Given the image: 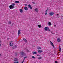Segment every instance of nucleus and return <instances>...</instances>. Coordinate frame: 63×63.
I'll return each instance as SVG.
<instances>
[{
  "label": "nucleus",
  "mask_w": 63,
  "mask_h": 63,
  "mask_svg": "<svg viewBox=\"0 0 63 63\" xmlns=\"http://www.w3.org/2000/svg\"><path fill=\"white\" fill-rule=\"evenodd\" d=\"M41 25H38V26L39 27V28H41Z\"/></svg>",
  "instance_id": "5701e85b"
},
{
  "label": "nucleus",
  "mask_w": 63,
  "mask_h": 63,
  "mask_svg": "<svg viewBox=\"0 0 63 63\" xmlns=\"http://www.w3.org/2000/svg\"><path fill=\"white\" fill-rule=\"evenodd\" d=\"M32 58H34V59H35L36 58L34 56H32Z\"/></svg>",
  "instance_id": "393cba45"
},
{
  "label": "nucleus",
  "mask_w": 63,
  "mask_h": 63,
  "mask_svg": "<svg viewBox=\"0 0 63 63\" xmlns=\"http://www.w3.org/2000/svg\"><path fill=\"white\" fill-rule=\"evenodd\" d=\"M45 15H47V13H46Z\"/></svg>",
  "instance_id": "f704fd0d"
},
{
  "label": "nucleus",
  "mask_w": 63,
  "mask_h": 63,
  "mask_svg": "<svg viewBox=\"0 0 63 63\" xmlns=\"http://www.w3.org/2000/svg\"><path fill=\"white\" fill-rule=\"evenodd\" d=\"M24 5H25V6H27L28 5L26 4H24Z\"/></svg>",
  "instance_id": "7c9ffc66"
},
{
  "label": "nucleus",
  "mask_w": 63,
  "mask_h": 63,
  "mask_svg": "<svg viewBox=\"0 0 63 63\" xmlns=\"http://www.w3.org/2000/svg\"><path fill=\"white\" fill-rule=\"evenodd\" d=\"M49 14L50 16H53L54 15V13L52 12H51L49 13Z\"/></svg>",
  "instance_id": "39448f33"
},
{
  "label": "nucleus",
  "mask_w": 63,
  "mask_h": 63,
  "mask_svg": "<svg viewBox=\"0 0 63 63\" xmlns=\"http://www.w3.org/2000/svg\"><path fill=\"white\" fill-rule=\"evenodd\" d=\"M15 3H19V1H16Z\"/></svg>",
  "instance_id": "aec40b11"
},
{
  "label": "nucleus",
  "mask_w": 63,
  "mask_h": 63,
  "mask_svg": "<svg viewBox=\"0 0 63 63\" xmlns=\"http://www.w3.org/2000/svg\"><path fill=\"white\" fill-rule=\"evenodd\" d=\"M50 44L51 45V46H53V47L54 48V45H53V43L52 42L51 43H50Z\"/></svg>",
  "instance_id": "9d476101"
},
{
  "label": "nucleus",
  "mask_w": 63,
  "mask_h": 63,
  "mask_svg": "<svg viewBox=\"0 0 63 63\" xmlns=\"http://www.w3.org/2000/svg\"><path fill=\"white\" fill-rule=\"evenodd\" d=\"M39 56L40 57V56H40V55H39Z\"/></svg>",
  "instance_id": "79ce46f5"
},
{
  "label": "nucleus",
  "mask_w": 63,
  "mask_h": 63,
  "mask_svg": "<svg viewBox=\"0 0 63 63\" xmlns=\"http://www.w3.org/2000/svg\"><path fill=\"white\" fill-rule=\"evenodd\" d=\"M44 29L45 31H49V32H50V31L49 30V28H48V27H45Z\"/></svg>",
  "instance_id": "f03ea898"
},
{
  "label": "nucleus",
  "mask_w": 63,
  "mask_h": 63,
  "mask_svg": "<svg viewBox=\"0 0 63 63\" xmlns=\"http://www.w3.org/2000/svg\"><path fill=\"white\" fill-rule=\"evenodd\" d=\"M32 3H33V4H35V2H32Z\"/></svg>",
  "instance_id": "72a5a7b5"
},
{
  "label": "nucleus",
  "mask_w": 63,
  "mask_h": 63,
  "mask_svg": "<svg viewBox=\"0 0 63 63\" xmlns=\"http://www.w3.org/2000/svg\"><path fill=\"white\" fill-rule=\"evenodd\" d=\"M55 63H58L57 62V61H55Z\"/></svg>",
  "instance_id": "473e14b6"
},
{
  "label": "nucleus",
  "mask_w": 63,
  "mask_h": 63,
  "mask_svg": "<svg viewBox=\"0 0 63 63\" xmlns=\"http://www.w3.org/2000/svg\"><path fill=\"white\" fill-rule=\"evenodd\" d=\"M20 31H21L20 30H19L18 31V32H20Z\"/></svg>",
  "instance_id": "2f4dec72"
},
{
  "label": "nucleus",
  "mask_w": 63,
  "mask_h": 63,
  "mask_svg": "<svg viewBox=\"0 0 63 63\" xmlns=\"http://www.w3.org/2000/svg\"><path fill=\"white\" fill-rule=\"evenodd\" d=\"M38 52L39 53H41V52H43V51L42 50H39L38 51Z\"/></svg>",
  "instance_id": "f8f14e48"
},
{
  "label": "nucleus",
  "mask_w": 63,
  "mask_h": 63,
  "mask_svg": "<svg viewBox=\"0 0 63 63\" xmlns=\"http://www.w3.org/2000/svg\"><path fill=\"white\" fill-rule=\"evenodd\" d=\"M35 11L36 12H37L39 11V9L38 8H36L35 9Z\"/></svg>",
  "instance_id": "ddd939ff"
},
{
  "label": "nucleus",
  "mask_w": 63,
  "mask_h": 63,
  "mask_svg": "<svg viewBox=\"0 0 63 63\" xmlns=\"http://www.w3.org/2000/svg\"><path fill=\"white\" fill-rule=\"evenodd\" d=\"M0 43H1V41H0Z\"/></svg>",
  "instance_id": "c03bdc74"
},
{
  "label": "nucleus",
  "mask_w": 63,
  "mask_h": 63,
  "mask_svg": "<svg viewBox=\"0 0 63 63\" xmlns=\"http://www.w3.org/2000/svg\"><path fill=\"white\" fill-rule=\"evenodd\" d=\"M37 56H39V55H37Z\"/></svg>",
  "instance_id": "37998d69"
},
{
  "label": "nucleus",
  "mask_w": 63,
  "mask_h": 63,
  "mask_svg": "<svg viewBox=\"0 0 63 63\" xmlns=\"http://www.w3.org/2000/svg\"><path fill=\"white\" fill-rule=\"evenodd\" d=\"M48 25L49 26H50L51 25V23L49 22H48Z\"/></svg>",
  "instance_id": "a211bd4d"
},
{
  "label": "nucleus",
  "mask_w": 63,
  "mask_h": 63,
  "mask_svg": "<svg viewBox=\"0 0 63 63\" xmlns=\"http://www.w3.org/2000/svg\"><path fill=\"white\" fill-rule=\"evenodd\" d=\"M1 44H0V47H1Z\"/></svg>",
  "instance_id": "58836bf2"
},
{
  "label": "nucleus",
  "mask_w": 63,
  "mask_h": 63,
  "mask_svg": "<svg viewBox=\"0 0 63 63\" xmlns=\"http://www.w3.org/2000/svg\"><path fill=\"white\" fill-rule=\"evenodd\" d=\"M21 34V32H18V35H19V34Z\"/></svg>",
  "instance_id": "4be33fe9"
},
{
  "label": "nucleus",
  "mask_w": 63,
  "mask_h": 63,
  "mask_svg": "<svg viewBox=\"0 0 63 63\" xmlns=\"http://www.w3.org/2000/svg\"><path fill=\"white\" fill-rule=\"evenodd\" d=\"M8 23L9 24H11V22L10 21H9L8 22Z\"/></svg>",
  "instance_id": "412c9836"
},
{
  "label": "nucleus",
  "mask_w": 63,
  "mask_h": 63,
  "mask_svg": "<svg viewBox=\"0 0 63 63\" xmlns=\"http://www.w3.org/2000/svg\"><path fill=\"white\" fill-rule=\"evenodd\" d=\"M41 58H41V57H40L38 58V59H41Z\"/></svg>",
  "instance_id": "c85d7f7f"
},
{
  "label": "nucleus",
  "mask_w": 63,
  "mask_h": 63,
  "mask_svg": "<svg viewBox=\"0 0 63 63\" xmlns=\"http://www.w3.org/2000/svg\"><path fill=\"white\" fill-rule=\"evenodd\" d=\"M54 27H55V26H56V25H54Z\"/></svg>",
  "instance_id": "c9c22d12"
},
{
  "label": "nucleus",
  "mask_w": 63,
  "mask_h": 63,
  "mask_svg": "<svg viewBox=\"0 0 63 63\" xmlns=\"http://www.w3.org/2000/svg\"><path fill=\"white\" fill-rule=\"evenodd\" d=\"M10 39V38H7V40H9V39Z\"/></svg>",
  "instance_id": "c756f323"
},
{
  "label": "nucleus",
  "mask_w": 63,
  "mask_h": 63,
  "mask_svg": "<svg viewBox=\"0 0 63 63\" xmlns=\"http://www.w3.org/2000/svg\"><path fill=\"white\" fill-rule=\"evenodd\" d=\"M15 5V4L14 3H13L12 4H11V5L9 6L10 8V9H14V6Z\"/></svg>",
  "instance_id": "f257e3e1"
},
{
  "label": "nucleus",
  "mask_w": 63,
  "mask_h": 63,
  "mask_svg": "<svg viewBox=\"0 0 63 63\" xmlns=\"http://www.w3.org/2000/svg\"><path fill=\"white\" fill-rule=\"evenodd\" d=\"M23 62H24V61H23V62H22L21 63H23Z\"/></svg>",
  "instance_id": "e433bc0d"
},
{
  "label": "nucleus",
  "mask_w": 63,
  "mask_h": 63,
  "mask_svg": "<svg viewBox=\"0 0 63 63\" xmlns=\"http://www.w3.org/2000/svg\"><path fill=\"white\" fill-rule=\"evenodd\" d=\"M28 6L31 9H32V7H31V6L30 4L28 5Z\"/></svg>",
  "instance_id": "6e6552de"
},
{
  "label": "nucleus",
  "mask_w": 63,
  "mask_h": 63,
  "mask_svg": "<svg viewBox=\"0 0 63 63\" xmlns=\"http://www.w3.org/2000/svg\"><path fill=\"white\" fill-rule=\"evenodd\" d=\"M32 53L33 54H37V52L36 51L33 52H32Z\"/></svg>",
  "instance_id": "9b49d317"
},
{
  "label": "nucleus",
  "mask_w": 63,
  "mask_h": 63,
  "mask_svg": "<svg viewBox=\"0 0 63 63\" xmlns=\"http://www.w3.org/2000/svg\"><path fill=\"white\" fill-rule=\"evenodd\" d=\"M57 41L58 42H61V40L60 38H58L57 39Z\"/></svg>",
  "instance_id": "0eeeda50"
},
{
  "label": "nucleus",
  "mask_w": 63,
  "mask_h": 63,
  "mask_svg": "<svg viewBox=\"0 0 63 63\" xmlns=\"http://www.w3.org/2000/svg\"><path fill=\"white\" fill-rule=\"evenodd\" d=\"M14 63H18V62H14Z\"/></svg>",
  "instance_id": "cd10ccee"
},
{
  "label": "nucleus",
  "mask_w": 63,
  "mask_h": 63,
  "mask_svg": "<svg viewBox=\"0 0 63 63\" xmlns=\"http://www.w3.org/2000/svg\"><path fill=\"white\" fill-rule=\"evenodd\" d=\"M17 58H15L14 59V61H17Z\"/></svg>",
  "instance_id": "6ab92c4d"
},
{
  "label": "nucleus",
  "mask_w": 63,
  "mask_h": 63,
  "mask_svg": "<svg viewBox=\"0 0 63 63\" xmlns=\"http://www.w3.org/2000/svg\"><path fill=\"white\" fill-rule=\"evenodd\" d=\"M48 10V9H47L46 10V11H45V12L46 13H47V11Z\"/></svg>",
  "instance_id": "b1692460"
},
{
  "label": "nucleus",
  "mask_w": 63,
  "mask_h": 63,
  "mask_svg": "<svg viewBox=\"0 0 63 63\" xmlns=\"http://www.w3.org/2000/svg\"><path fill=\"white\" fill-rule=\"evenodd\" d=\"M50 43H52V42H51V41H50Z\"/></svg>",
  "instance_id": "ea45409f"
},
{
  "label": "nucleus",
  "mask_w": 63,
  "mask_h": 63,
  "mask_svg": "<svg viewBox=\"0 0 63 63\" xmlns=\"http://www.w3.org/2000/svg\"><path fill=\"white\" fill-rule=\"evenodd\" d=\"M59 15V14H57V16H58Z\"/></svg>",
  "instance_id": "a19ab883"
},
{
  "label": "nucleus",
  "mask_w": 63,
  "mask_h": 63,
  "mask_svg": "<svg viewBox=\"0 0 63 63\" xmlns=\"http://www.w3.org/2000/svg\"><path fill=\"white\" fill-rule=\"evenodd\" d=\"M59 51H61V48H60V46H59Z\"/></svg>",
  "instance_id": "dca6fc26"
},
{
  "label": "nucleus",
  "mask_w": 63,
  "mask_h": 63,
  "mask_svg": "<svg viewBox=\"0 0 63 63\" xmlns=\"http://www.w3.org/2000/svg\"><path fill=\"white\" fill-rule=\"evenodd\" d=\"M20 12L21 13H23V10L20 9Z\"/></svg>",
  "instance_id": "4468645a"
},
{
  "label": "nucleus",
  "mask_w": 63,
  "mask_h": 63,
  "mask_svg": "<svg viewBox=\"0 0 63 63\" xmlns=\"http://www.w3.org/2000/svg\"><path fill=\"white\" fill-rule=\"evenodd\" d=\"M26 58H27V57L26 56V57H24V60H25V59Z\"/></svg>",
  "instance_id": "bb28decb"
},
{
  "label": "nucleus",
  "mask_w": 63,
  "mask_h": 63,
  "mask_svg": "<svg viewBox=\"0 0 63 63\" xmlns=\"http://www.w3.org/2000/svg\"><path fill=\"white\" fill-rule=\"evenodd\" d=\"M16 47H17V46L16 45H15L12 47V48L13 49H15Z\"/></svg>",
  "instance_id": "423d86ee"
},
{
  "label": "nucleus",
  "mask_w": 63,
  "mask_h": 63,
  "mask_svg": "<svg viewBox=\"0 0 63 63\" xmlns=\"http://www.w3.org/2000/svg\"><path fill=\"white\" fill-rule=\"evenodd\" d=\"M23 40L25 41V42H26V43H27V41L26 40V39H25L24 38L23 39Z\"/></svg>",
  "instance_id": "2eb2a0df"
},
{
  "label": "nucleus",
  "mask_w": 63,
  "mask_h": 63,
  "mask_svg": "<svg viewBox=\"0 0 63 63\" xmlns=\"http://www.w3.org/2000/svg\"><path fill=\"white\" fill-rule=\"evenodd\" d=\"M24 9L26 11H27L28 10V8L27 7H24Z\"/></svg>",
  "instance_id": "1a4fd4ad"
},
{
  "label": "nucleus",
  "mask_w": 63,
  "mask_h": 63,
  "mask_svg": "<svg viewBox=\"0 0 63 63\" xmlns=\"http://www.w3.org/2000/svg\"><path fill=\"white\" fill-rule=\"evenodd\" d=\"M1 56V54L0 53V56Z\"/></svg>",
  "instance_id": "4c0bfd02"
},
{
  "label": "nucleus",
  "mask_w": 63,
  "mask_h": 63,
  "mask_svg": "<svg viewBox=\"0 0 63 63\" xmlns=\"http://www.w3.org/2000/svg\"><path fill=\"white\" fill-rule=\"evenodd\" d=\"M17 55V53L16 52L15 53V55L16 56Z\"/></svg>",
  "instance_id": "a878e982"
},
{
  "label": "nucleus",
  "mask_w": 63,
  "mask_h": 63,
  "mask_svg": "<svg viewBox=\"0 0 63 63\" xmlns=\"http://www.w3.org/2000/svg\"><path fill=\"white\" fill-rule=\"evenodd\" d=\"M37 49H41L42 48L41 47H37Z\"/></svg>",
  "instance_id": "f3484780"
},
{
  "label": "nucleus",
  "mask_w": 63,
  "mask_h": 63,
  "mask_svg": "<svg viewBox=\"0 0 63 63\" xmlns=\"http://www.w3.org/2000/svg\"><path fill=\"white\" fill-rule=\"evenodd\" d=\"M21 53L22 56H25L26 55V54L24 52H21Z\"/></svg>",
  "instance_id": "20e7f679"
},
{
  "label": "nucleus",
  "mask_w": 63,
  "mask_h": 63,
  "mask_svg": "<svg viewBox=\"0 0 63 63\" xmlns=\"http://www.w3.org/2000/svg\"><path fill=\"white\" fill-rule=\"evenodd\" d=\"M10 45L11 47H13L14 45V42L12 41H11L10 43Z\"/></svg>",
  "instance_id": "7ed1b4c3"
}]
</instances>
